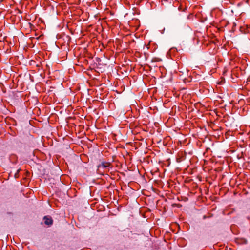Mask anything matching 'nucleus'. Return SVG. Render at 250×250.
Masks as SVG:
<instances>
[{"mask_svg": "<svg viewBox=\"0 0 250 250\" xmlns=\"http://www.w3.org/2000/svg\"><path fill=\"white\" fill-rule=\"evenodd\" d=\"M245 146L246 145L243 143V144L240 145V147L237 146V148H235V155H236L237 158L241 163L242 167H243L244 161L245 160L244 158V153L246 150Z\"/></svg>", "mask_w": 250, "mask_h": 250, "instance_id": "1", "label": "nucleus"}, {"mask_svg": "<svg viewBox=\"0 0 250 250\" xmlns=\"http://www.w3.org/2000/svg\"><path fill=\"white\" fill-rule=\"evenodd\" d=\"M44 223L47 225H51L53 224V220L51 217L45 216L44 217Z\"/></svg>", "mask_w": 250, "mask_h": 250, "instance_id": "2", "label": "nucleus"}, {"mask_svg": "<svg viewBox=\"0 0 250 250\" xmlns=\"http://www.w3.org/2000/svg\"><path fill=\"white\" fill-rule=\"evenodd\" d=\"M236 0H235V1ZM248 1V0H241V1L238 2L237 3V5L238 7H240L242 5H243L245 3H247ZM236 2H235V3Z\"/></svg>", "mask_w": 250, "mask_h": 250, "instance_id": "3", "label": "nucleus"}, {"mask_svg": "<svg viewBox=\"0 0 250 250\" xmlns=\"http://www.w3.org/2000/svg\"><path fill=\"white\" fill-rule=\"evenodd\" d=\"M110 163L109 162H102L101 166L103 167H110Z\"/></svg>", "mask_w": 250, "mask_h": 250, "instance_id": "4", "label": "nucleus"}, {"mask_svg": "<svg viewBox=\"0 0 250 250\" xmlns=\"http://www.w3.org/2000/svg\"><path fill=\"white\" fill-rule=\"evenodd\" d=\"M238 104H239L241 105H243L245 104V101L243 98H240L238 101Z\"/></svg>", "mask_w": 250, "mask_h": 250, "instance_id": "5", "label": "nucleus"}, {"mask_svg": "<svg viewBox=\"0 0 250 250\" xmlns=\"http://www.w3.org/2000/svg\"><path fill=\"white\" fill-rule=\"evenodd\" d=\"M235 77H238V76H237L236 74H237V72L239 71V70H240V68L239 67H235Z\"/></svg>", "mask_w": 250, "mask_h": 250, "instance_id": "6", "label": "nucleus"}, {"mask_svg": "<svg viewBox=\"0 0 250 250\" xmlns=\"http://www.w3.org/2000/svg\"><path fill=\"white\" fill-rule=\"evenodd\" d=\"M239 28H240V31L242 33L245 32V31H244L245 30V27L240 26Z\"/></svg>", "mask_w": 250, "mask_h": 250, "instance_id": "7", "label": "nucleus"}, {"mask_svg": "<svg viewBox=\"0 0 250 250\" xmlns=\"http://www.w3.org/2000/svg\"><path fill=\"white\" fill-rule=\"evenodd\" d=\"M243 9L244 8H240L239 10H238V13L240 14V15L242 14L243 13Z\"/></svg>", "mask_w": 250, "mask_h": 250, "instance_id": "8", "label": "nucleus"}, {"mask_svg": "<svg viewBox=\"0 0 250 250\" xmlns=\"http://www.w3.org/2000/svg\"><path fill=\"white\" fill-rule=\"evenodd\" d=\"M244 95H242V94H238V97L237 98V99H238V100L240 99V98H242V97Z\"/></svg>", "mask_w": 250, "mask_h": 250, "instance_id": "9", "label": "nucleus"}, {"mask_svg": "<svg viewBox=\"0 0 250 250\" xmlns=\"http://www.w3.org/2000/svg\"><path fill=\"white\" fill-rule=\"evenodd\" d=\"M240 186H241V185L240 184H239V185L237 186V188H240Z\"/></svg>", "mask_w": 250, "mask_h": 250, "instance_id": "10", "label": "nucleus"}, {"mask_svg": "<svg viewBox=\"0 0 250 250\" xmlns=\"http://www.w3.org/2000/svg\"><path fill=\"white\" fill-rule=\"evenodd\" d=\"M237 189H235V195L237 193Z\"/></svg>", "mask_w": 250, "mask_h": 250, "instance_id": "11", "label": "nucleus"}, {"mask_svg": "<svg viewBox=\"0 0 250 250\" xmlns=\"http://www.w3.org/2000/svg\"><path fill=\"white\" fill-rule=\"evenodd\" d=\"M242 111H243V112H244V108H243V109H242Z\"/></svg>", "mask_w": 250, "mask_h": 250, "instance_id": "12", "label": "nucleus"}, {"mask_svg": "<svg viewBox=\"0 0 250 250\" xmlns=\"http://www.w3.org/2000/svg\"><path fill=\"white\" fill-rule=\"evenodd\" d=\"M236 239H236V238H235V243H236V242H237V241H236Z\"/></svg>", "mask_w": 250, "mask_h": 250, "instance_id": "13", "label": "nucleus"}]
</instances>
